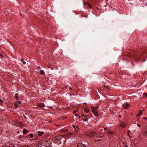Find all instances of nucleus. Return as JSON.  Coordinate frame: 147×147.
<instances>
[{"label": "nucleus", "mask_w": 147, "mask_h": 147, "mask_svg": "<svg viewBox=\"0 0 147 147\" xmlns=\"http://www.w3.org/2000/svg\"><path fill=\"white\" fill-rule=\"evenodd\" d=\"M65 138L61 136H57L53 138V142L55 143L59 142V143H61L63 142H65Z\"/></svg>", "instance_id": "obj_1"}, {"label": "nucleus", "mask_w": 147, "mask_h": 147, "mask_svg": "<svg viewBox=\"0 0 147 147\" xmlns=\"http://www.w3.org/2000/svg\"><path fill=\"white\" fill-rule=\"evenodd\" d=\"M50 145V141L49 140L39 142L36 145V147H48Z\"/></svg>", "instance_id": "obj_2"}, {"label": "nucleus", "mask_w": 147, "mask_h": 147, "mask_svg": "<svg viewBox=\"0 0 147 147\" xmlns=\"http://www.w3.org/2000/svg\"><path fill=\"white\" fill-rule=\"evenodd\" d=\"M85 134L87 136L89 137H92L94 136V133L92 131H89L88 132H86Z\"/></svg>", "instance_id": "obj_3"}, {"label": "nucleus", "mask_w": 147, "mask_h": 147, "mask_svg": "<svg viewBox=\"0 0 147 147\" xmlns=\"http://www.w3.org/2000/svg\"><path fill=\"white\" fill-rule=\"evenodd\" d=\"M98 108V106L97 105L96 106L94 107L93 106H91V109L92 111H96L97 109Z\"/></svg>", "instance_id": "obj_4"}, {"label": "nucleus", "mask_w": 147, "mask_h": 147, "mask_svg": "<svg viewBox=\"0 0 147 147\" xmlns=\"http://www.w3.org/2000/svg\"><path fill=\"white\" fill-rule=\"evenodd\" d=\"M130 105L127 103H125L122 105L123 107L125 109H127L130 107Z\"/></svg>", "instance_id": "obj_5"}, {"label": "nucleus", "mask_w": 147, "mask_h": 147, "mask_svg": "<svg viewBox=\"0 0 147 147\" xmlns=\"http://www.w3.org/2000/svg\"><path fill=\"white\" fill-rule=\"evenodd\" d=\"M126 124L125 123H121V124L120 125V126L122 127V128H124L126 127Z\"/></svg>", "instance_id": "obj_6"}, {"label": "nucleus", "mask_w": 147, "mask_h": 147, "mask_svg": "<svg viewBox=\"0 0 147 147\" xmlns=\"http://www.w3.org/2000/svg\"><path fill=\"white\" fill-rule=\"evenodd\" d=\"M77 147H86L85 145L82 143L78 144L77 146Z\"/></svg>", "instance_id": "obj_7"}, {"label": "nucleus", "mask_w": 147, "mask_h": 147, "mask_svg": "<svg viewBox=\"0 0 147 147\" xmlns=\"http://www.w3.org/2000/svg\"><path fill=\"white\" fill-rule=\"evenodd\" d=\"M37 106H38L39 107L41 108H43L45 107V106L44 104L42 103H39L37 105Z\"/></svg>", "instance_id": "obj_8"}, {"label": "nucleus", "mask_w": 147, "mask_h": 147, "mask_svg": "<svg viewBox=\"0 0 147 147\" xmlns=\"http://www.w3.org/2000/svg\"><path fill=\"white\" fill-rule=\"evenodd\" d=\"M104 136V134L103 133H99L98 135H97L96 136L100 138H102Z\"/></svg>", "instance_id": "obj_9"}, {"label": "nucleus", "mask_w": 147, "mask_h": 147, "mask_svg": "<svg viewBox=\"0 0 147 147\" xmlns=\"http://www.w3.org/2000/svg\"><path fill=\"white\" fill-rule=\"evenodd\" d=\"M38 134L39 136H41L42 135H43L44 134V133L43 132H41L40 131H38Z\"/></svg>", "instance_id": "obj_10"}, {"label": "nucleus", "mask_w": 147, "mask_h": 147, "mask_svg": "<svg viewBox=\"0 0 147 147\" xmlns=\"http://www.w3.org/2000/svg\"><path fill=\"white\" fill-rule=\"evenodd\" d=\"M144 134L146 136H147V128H146L144 130Z\"/></svg>", "instance_id": "obj_11"}, {"label": "nucleus", "mask_w": 147, "mask_h": 147, "mask_svg": "<svg viewBox=\"0 0 147 147\" xmlns=\"http://www.w3.org/2000/svg\"><path fill=\"white\" fill-rule=\"evenodd\" d=\"M74 128L75 129V130L76 131H78L77 129H78V127L77 126H75L74 125L73 126Z\"/></svg>", "instance_id": "obj_12"}, {"label": "nucleus", "mask_w": 147, "mask_h": 147, "mask_svg": "<svg viewBox=\"0 0 147 147\" xmlns=\"http://www.w3.org/2000/svg\"><path fill=\"white\" fill-rule=\"evenodd\" d=\"M28 132V131L25 129H24L23 130V133L24 134H25Z\"/></svg>", "instance_id": "obj_13"}, {"label": "nucleus", "mask_w": 147, "mask_h": 147, "mask_svg": "<svg viewBox=\"0 0 147 147\" xmlns=\"http://www.w3.org/2000/svg\"><path fill=\"white\" fill-rule=\"evenodd\" d=\"M92 112L95 115V116H96V117H98V113L96 111H92Z\"/></svg>", "instance_id": "obj_14"}, {"label": "nucleus", "mask_w": 147, "mask_h": 147, "mask_svg": "<svg viewBox=\"0 0 147 147\" xmlns=\"http://www.w3.org/2000/svg\"><path fill=\"white\" fill-rule=\"evenodd\" d=\"M108 133L111 135H113L114 134V132L111 131H108Z\"/></svg>", "instance_id": "obj_15"}, {"label": "nucleus", "mask_w": 147, "mask_h": 147, "mask_svg": "<svg viewBox=\"0 0 147 147\" xmlns=\"http://www.w3.org/2000/svg\"><path fill=\"white\" fill-rule=\"evenodd\" d=\"M86 5L89 8H92L91 6L88 3H87L86 4Z\"/></svg>", "instance_id": "obj_16"}, {"label": "nucleus", "mask_w": 147, "mask_h": 147, "mask_svg": "<svg viewBox=\"0 0 147 147\" xmlns=\"http://www.w3.org/2000/svg\"><path fill=\"white\" fill-rule=\"evenodd\" d=\"M142 111L140 110V111L139 113L137 114V115L138 116H140L141 114H142Z\"/></svg>", "instance_id": "obj_17"}, {"label": "nucleus", "mask_w": 147, "mask_h": 147, "mask_svg": "<svg viewBox=\"0 0 147 147\" xmlns=\"http://www.w3.org/2000/svg\"><path fill=\"white\" fill-rule=\"evenodd\" d=\"M44 70H41L40 71V72L39 74L40 75H42V74H44Z\"/></svg>", "instance_id": "obj_18"}, {"label": "nucleus", "mask_w": 147, "mask_h": 147, "mask_svg": "<svg viewBox=\"0 0 147 147\" xmlns=\"http://www.w3.org/2000/svg\"><path fill=\"white\" fill-rule=\"evenodd\" d=\"M84 111L86 113H88L89 111L88 109L87 108L84 109Z\"/></svg>", "instance_id": "obj_19"}, {"label": "nucleus", "mask_w": 147, "mask_h": 147, "mask_svg": "<svg viewBox=\"0 0 147 147\" xmlns=\"http://www.w3.org/2000/svg\"><path fill=\"white\" fill-rule=\"evenodd\" d=\"M5 147H14V146L12 144L9 145L8 146H6Z\"/></svg>", "instance_id": "obj_20"}, {"label": "nucleus", "mask_w": 147, "mask_h": 147, "mask_svg": "<svg viewBox=\"0 0 147 147\" xmlns=\"http://www.w3.org/2000/svg\"><path fill=\"white\" fill-rule=\"evenodd\" d=\"M21 61L24 64H25L26 63L24 61V59H22L21 60Z\"/></svg>", "instance_id": "obj_21"}, {"label": "nucleus", "mask_w": 147, "mask_h": 147, "mask_svg": "<svg viewBox=\"0 0 147 147\" xmlns=\"http://www.w3.org/2000/svg\"><path fill=\"white\" fill-rule=\"evenodd\" d=\"M82 116L84 117V118H87L88 117L87 115H84V114H82L81 115Z\"/></svg>", "instance_id": "obj_22"}, {"label": "nucleus", "mask_w": 147, "mask_h": 147, "mask_svg": "<svg viewBox=\"0 0 147 147\" xmlns=\"http://www.w3.org/2000/svg\"><path fill=\"white\" fill-rule=\"evenodd\" d=\"M75 116L78 117V118H80V116L78 114H75Z\"/></svg>", "instance_id": "obj_23"}, {"label": "nucleus", "mask_w": 147, "mask_h": 147, "mask_svg": "<svg viewBox=\"0 0 147 147\" xmlns=\"http://www.w3.org/2000/svg\"><path fill=\"white\" fill-rule=\"evenodd\" d=\"M30 137L31 138L33 137V134H30L29 135Z\"/></svg>", "instance_id": "obj_24"}, {"label": "nucleus", "mask_w": 147, "mask_h": 147, "mask_svg": "<svg viewBox=\"0 0 147 147\" xmlns=\"http://www.w3.org/2000/svg\"><path fill=\"white\" fill-rule=\"evenodd\" d=\"M14 105H15L16 107H17L19 105H18L17 104V102H15L14 103Z\"/></svg>", "instance_id": "obj_25"}, {"label": "nucleus", "mask_w": 147, "mask_h": 147, "mask_svg": "<svg viewBox=\"0 0 147 147\" xmlns=\"http://www.w3.org/2000/svg\"><path fill=\"white\" fill-rule=\"evenodd\" d=\"M17 94H16L15 95V97L16 98V99L18 100V97L17 96Z\"/></svg>", "instance_id": "obj_26"}, {"label": "nucleus", "mask_w": 147, "mask_h": 147, "mask_svg": "<svg viewBox=\"0 0 147 147\" xmlns=\"http://www.w3.org/2000/svg\"><path fill=\"white\" fill-rule=\"evenodd\" d=\"M87 120H88V119H85L83 120V121H87Z\"/></svg>", "instance_id": "obj_27"}, {"label": "nucleus", "mask_w": 147, "mask_h": 147, "mask_svg": "<svg viewBox=\"0 0 147 147\" xmlns=\"http://www.w3.org/2000/svg\"><path fill=\"white\" fill-rule=\"evenodd\" d=\"M143 95H146V96L147 97V94L146 93H143Z\"/></svg>", "instance_id": "obj_28"}, {"label": "nucleus", "mask_w": 147, "mask_h": 147, "mask_svg": "<svg viewBox=\"0 0 147 147\" xmlns=\"http://www.w3.org/2000/svg\"><path fill=\"white\" fill-rule=\"evenodd\" d=\"M17 102L18 104H20L21 103V102L20 101H17Z\"/></svg>", "instance_id": "obj_29"}, {"label": "nucleus", "mask_w": 147, "mask_h": 147, "mask_svg": "<svg viewBox=\"0 0 147 147\" xmlns=\"http://www.w3.org/2000/svg\"><path fill=\"white\" fill-rule=\"evenodd\" d=\"M104 129L105 131H106L107 130V128L106 127L104 128Z\"/></svg>", "instance_id": "obj_30"}, {"label": "nucleus", "mask_w": 147, "mask_h": 147, "mask_svg": "<svg viewBox=\"0 0 147 147\" xmlns=\"http://www.w3.org/2000/svg\"><path fill=\"white\" fill-rule=\"evenodd\" d=\"M143 118L144 119H145L146 120H147V118H146V117H143Z\"/></svg>", "instance_id": "obj_31"}, {"label": "nucleus", "mask_w": 147, "mask_h": 147, "mask_svg": "<svg viewBox=\"0 0 147 147\" xmlns=\"http://www.w3.org/2000/svg\"><path fill=\"white\" fill-rule=\"evenodd\" d=\"M76 111H73V114H74L75 113H76Z\"/></svg>", "instance_id": "obj_32"}, {"label": "nucleus", "mask_w": 147, "mask_h": 147, "mask_svg": "<svg viewBox=\"0 0 147 147\" xmlns=\"http://www.w3.org/2000/svg\"><path fill=\"white\" fill-rule=\"evenodd\" d=\"M66 118V117H62V119H65Z\"/></svg>", "instance_id": "obj_33"}, {"label": "nucleus", "mask_w": 147, "mask_h": 147, "mask_svg": "<svg viewBox=\"0 0 147 147\" xmlns=\"http://www.w3.org/2000/svg\"><path fill=\"white\" fill-rule=\"evenodd\" d=\"M137 125L139 127H141V125H139V124H137Z\"/></svg>", "instance_id": "obj_34"}, {"label": "nucleus", "mask_w": 147, "mask_h": 147, "mask_svg": "<svg viewBox=\"0 0 147 147\" xmlns=\"http://www.w3.org/2000/svg\"><path fill=\"white\" fill-rule=\"evenodd\" d=\"M0 101L2 102H3V101L1 100V99H0Z\"/></svg>", "instance_id": "obj_35"}, {"label": "nucleus", "mask_w": 147, "mask_h": 147, "mask_svg": "<svg viewBox=\"0 0 147 147\" xmlns=\"http://www.w3.org/2000/svg\"><path fill=\"white\" fill-rule=\"evenodd\" d=\"M104 87H108V86H106L105 85H104Z\"/></svg>", "instance_id": "obj_36"}, {"label": "nucleus", "mask_w": 147, "mask_h": 147, "mask_svg": "<svg viewBox=\"0 0 147 147\" xmlns=\"http://www.w3.org/2000/svg\"><path fill=\"white\" fill-rule=\"evenodd\" d=\"M37 68H38V69H40V67H39V66H38V67H37Z\"/></svg>", "instance_id": "obj_37"}, {"label": "nucleus", "mask_w": 147, "mask_h": 147, "mask_svg": "<svg viewBox=\"0 0 147 147\" xmlns=\"http://www.w3.org/2000/svg\"><path fill=\"white\" fill-rule=\"evenodd\" d=\"M24 117L25 118V119H26V117L25 116V115H24Z\"/></svg>", "instance_id": "obj_38"}, {"label": "nucleus", "mask_w": 147, "mask_h": 147, "mask_svg": "<svg viewBox=\"0 0 147 147\" xmlns=\"http://www.w3.org/2000/svg\"><path fill=\"white\" fill-rule=\"evenodd\" d=\"M47 107H49V108H52V107H49V106H47Z\"/></svg>", "instance_id": "obj_39"}, {"label": "nucleus", "mask_w": 147, "mask_h": 147, "mask_svg": "<svg viewBox=\"0 0 147 147\" xmlns=\"http://www.w3.org/2000/svg\"><path fill=\"white\" fill-rule=\"evenodd\" d=\"M0 55H1V57H3V55H2L1 54Z\"/></svg>", "instance_id": "obj_40"}, {"label": "nucleus", "mask_w": 147, "mask_h": 147, "mask_svg": "<svg viewBox=\"0 0 147 147\" xmlns=\"http://www.w3.org/2000/svg\"><path fill=\"white\" fill-rule=\"evenodd\" d=\"M107 89H108V90H109V88L108 87H107Z\"/></svg>", "instance_id": "obj_41"}, {"label": "nucleus", "mask_w": 147, "mask_h": 147, "mask_svg": "<svg viewBox=\"0 0 147 147\" xmlns=\"http://www.w3.org/2000/svg\"><path fill=\"white\" fill-rule=\"evenodd\" d=\"M71 89H72V88H69V90H71Z\"/></svg>", "instance_id": "obj_42"}, {"label": "nucleus", "mask_w": 147, "mask_h": 147, "mask_svg": "<svg viewBox=\"0 0 147 147\" xmlns=\"http://www.w3.org/2000/svg\"><path fill=\"white\" fill-rule=\"evenodd\" d=\"M119 117L120 118L121 117V115H119Z\"/></svg>", "instance_id": "obj_43"}, {"label": "nucleus", "mask_w": 147, "mask_h": 147, "mask_svg": "<svg viewBox=\"0 0 147 147\" xmlns=\"http://www.w3.org/2000/svg\"><path fill=\"white\" fill-rule=\"evenodd\" d=\"M125 146L126 147H127V146L126 145H125Z\"/></svg>", "instance_id": "obj_44"}, {"label": "nucleus", "mask_w": 147, "mask_h": 147, "mask_svg": "<svg viewBox=\"0 0 147 147\" xmlns=\"http://www.w3.org/2000/svg\"><path fill=\"white\" fill-rule=\"evenodd\" d=\"M84 104H86V103H84Z\"/></svg>", "instance_id": "obj_45"}, {"label": "nucleus", "mask_w": 147, "mask_h": 147, "mask_svg": "<svg viewBox=\"0 0 147 147\" xmlns=\"http://www.w3.org/2000/svg\"><path fill=\"white\" fill-rule=\"evenodd\" d=\"M69 134H72L71 133H70Z\"/></svg>", "instance_id": "obj_46"}]
</instances>
